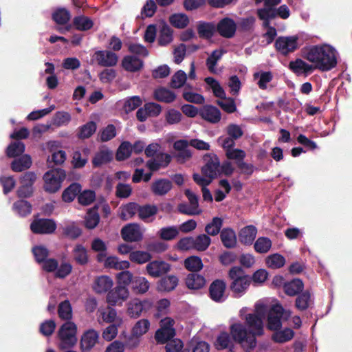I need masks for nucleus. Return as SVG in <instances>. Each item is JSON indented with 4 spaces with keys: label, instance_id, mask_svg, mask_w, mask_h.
I'll return each instance as SVG.
<instances>
[{
    "label": "nucleus",
    "instance_id": "obj_1",
    "mask_svg": "<svg viewBox=\"0 0 352 352\" xmlns=\"http://www.w3.org/2000/svg\"><path fill=\"white\" fill-rule=\"evenodd\" d=\"M266 310L267 305L263 301H258L255 304L254 314H245L248 308L243 307L240 310L239 314L245 320L248 329L239 322H235L230 326V331L232 339L246 351H250L256 346V337L263 334V319Z\"/></svg>",
    "mask_w": 352,
    "mask_h": 352
},
{
    "label": "nucleus",
    "instance_id": "obj_2",
    "mask_svg": "<svg viewBox=\"0 0 352 352\" xmlns=\"http://www.w3.org/2000/svg\"><path fill=\"white\" fill-rule=\"evenodd\" d=\"M304 57L312 63L315 69L322 72L329 71L337 65L336 50L329 45L313 46L307 50Z\"/></svg>",
    "mask_w": 352,
    "mask_h": 352
},
{
    "label": "nucleus",
    "instance_id": "obj_3",
    "mask_svg": "<svg viewBox=\"0 0 352 352\" xmlns=\"http://www.w3.org/2000/svg\"><path fill=\"white\" fill-rule=\"evenodd\" d=\"M228 276L230 280V289L233 296L236 298L243 296L251 284V278L239 266L231 267Z\"/></svg>",
    "mask_w": 352,
    "mask_h": 352
},
{
    "label": "nucleus",
    "instance_id": "obj_4",
    "mask_svg": "<svg viewBox=\"0 0 352 352\" xmlns=\"http://www.w3.org/2000/svg\"><path fill=\"white\" fill-rule=\"evenodd\" d=\"M206 164L201 169V174L193 175L195 182L201 186L209 185L219 173V162L215 155H208L204 157Z\"/></svg>",
    "mask_w": 352,
    "mask_h": 352
},
{
    "label": "nucleus",
    "instance_id": "obj_5",
    "mask_svg": "<svg viewBox=\"0 0 352 352\" xmlns=\"http://www.w3.org/2000/svg\"><path fill=\"white\" fill-rule=\"evenodd\" d=\"M66 174L61 168H54L46 172L43 177V188L50 193L57 192L65 180Z\"/></svg>",
    "mask_w": 352,
    "mask_h": 352
},
{
    "label": "nucleus",
    "instance_id": "obj_6",
    "mask_svg": "<svg viewBox=\"0 0 352 352\" xmlns=\"http://www.w3.org/2000/svg\"><path fill=\"white\" fill-rule=\"evenodd\" d=\"M76 334L77 326L75 323L71 321L64 323L58 333L60 347L65 349L74 346L77 342Z\"/></svg>",
    "mask_w": 352,
    "mask_h": 352
},
{
    "label": "nucleus",
    "instance_id": "obj_7",
    "mask_svg": "<svg viewBox=\"0 0 352 352\" xmlns=\"http://www.w3.org/2000/svg\"><path fill=\"white\" fill-rule=\"evenodd\" d=\"M290 316V311L284 309L280 305H274L268 314L267 327L271 330L278 329L281 327L282 320H287Z\"/></svg>",
    "mask_w": 352,
    "mask_h": 352
},
{
    "label": "nucleus",
    "instance_id": "obj_8",
    "mask_svg": "<svg viewBox=\"0 0 352 352\" xmlns=\"http://www.w3.org/2000/svg\"><path fill=\"white\" fill-rule=\"evenodd\" d=\"M301 44L299 36L293 35L278 37L276 41L275 47L280 53L287 55L296 50Z\"/></svg>",
    "mask_w": 352,
    "mask_h": 352
},
{
    "label": "nucleus",
    "instance_id": "obj_9",
    "mask_svg": "<svg viewBox=\"0 0 352 352\" xmlns=\"http://www.w3.org/2000/svg\"><path fill=\"white\" fill-rule=\"evenodd\" d=\"M130 292L128 287L116 285L107 295V302L111 306H122L129 297Z\"/></svg>",
    "mask_w": 352,
    "mask_h": 352
},
{
    "label": "nucleus",
    "instance_id": "obj_10",
    "mask_svg": "<svg viewBox=\"0 0 352 352\" xmlns=\"http://www.w3.org/2000/svg\"><path fill=\"white\" fill-rule=\"evenodd\" d=\"M174 320L170 318H165L160 321V329L155 333V339L159 343L166 342L175 336L173 328Z\"/></svg>",
    "mask_w": 352,
    "mask_h": 352
},
{
    "label": "nucleus",
    "instance_id": "obj_11",
    "mask_svg": "<svg viewBox=\"0 0 352 352\" xmlns=\"http://www.w3.org/2000/svg\"><path fill=\"white\" fill-rule=\"evenodd\" d=\"M144 230L137 223H129L121 230V236L126 242H138L143 238Z\"/></svg>",
    "mask_w": 352,
    "mask_h": 352
},
{
    "label": "nucleus",
    "instance_id": "obj_12",
    "mask_svg": "<svg viewBox=\"0 0 352 352\" xmlns=\"http://www.w3.org/2000/svg\"><path fill=\"white\" fill-rule=\"evenodd\" d=\"M98 320L99 322L113 323L117 325H122L124 322L123 318L118 314L117 311L107 306L105 308H100L98 311Z\"/></svg>",
    "mask_w": 352,
    "mask_h": 352
},
{
    "label": "nucleus",
    "instance_id": "obj_13",
    "mask_svg": "<svg viewBox=\"0 0 352 352\" xmlns=\"http://www.w3.org/2000/svg\"><path fill=\"white\" fill-rule=\"evenodd\" d=\"M118 56L110 51L99 50L92 55L91 61L103 67H112L117 64Z\"/></svg>",
    "mask_w": 352,
    "mask_h": 352
},
{
    "label": "nucleus",
    "instance_id": "obj_14",
    "mask_svg": "<svg viewBox=\"0 0 352 352\" xmlns=\"http://www.w3.org/2000/svg\"><path fill=\"white\" fill-rule=\"evenodd\" d=\"M152 306L148 300H140L138 298L131 300L126 305V313L131 318H138L144 311L149 309Z\"/></svg>",
    "mask_w": 352,
    "mask_h": 352
},
{
    "label": "nucleus",
    "instance_id": "obj_15",
    "mask_svg": "<svg viewBox=\"0 0 352 352\" xmlns=\"http://www.w3.org/2000/svg\"><path fill=\"white\" fill-rule=\"evenodd\" d=\"M30 228L34 233L51 234L55 231L56 224L52 219H39L33 221Z\"/></svg>",
    "mask_w": 352,
    "mask_h": 352
},
{
    "label": "nucleus",
    "instance_id": "obj_16",
    "mask_svg": "<svg viewBox=\"0 0 352 352\" xmlns=\"http://www.w3.org/2000/svg\"><path fill=\"white\" fill-rule=\"evenodd\" d=\"M36 178L34 173H25L21 179V186L17 191L19 197H29L33 193L32 184Z\"/></svg>",
    "mask_w": 352,
    "mask_h": 352
},
{
    "label": "nucleus",
    "instance_id": "obj_17",
    "mask_svg": "<svg viewBox=\"0 0 352 352\" xmlns=\"http://www.w3.org/2000/svg\"><path fill=\"white\" fill-rule=\"evenodd\" d=\"M113 286V279L107 275H101L94 278L92 289L96 294H105Z\"/></svg>",
    "mask_w": 352,
    "mask_h": 352
},
{
    "label": "nucleus",
    "instance_id": "obj_18",
    "mask_svg": "<svg viewBox=\"0 0 352 352\" xmlns=\"http://www.w3.org/2000/svg\"><path fill=\"white\" fill-rule=\"evenodd\" d=\"M146 270L149 276L157 278L168 272L170 265L162 261H153L146 265Z\"/></svg>",
    "mask_w": 352,
    "mask_h": 352
},
{
    "label": "nucleus",
    "instance_id": "obj_19",
    "mask_svg": "<svg viewBox=\"0 0 352 352\" xmlns=\"http://www.w3.org/2000/svg\"><path fill=\"white\" fill-rule=\"evenodd\" d=\"M98 333L94 329H89L83 333L80 339V348L83 352H89L98 343Z\"/></svg>",
    "mask_w": 352,
    "mask_h": 352
},
{
    "label": "nucleus",
    "instance_id": "obj_20",
    "mask_svg": "<svg viewBox=\"0 0 352 352\" xmlns=\"http://www.w3.org/2000/svg\"><path fill=\"white\" fill-rule=\"evenodd\" d=\"M289 67L296 75L305 76L311 74L315 69L313 65H310L300 58L291 61Z\"/></svg>",
    "mask_w": 352,
    "mask_h": 352
},
{
    "label": "nucleus",
    "instance_id": "obj_21",
    "mask_svg": "<svg viewBox=\"0 0 352 352\" xmlns=\"http://www.w3.org/2000/svg\"><path fill=\"white\" fill-rule=\"evenodd\" d=\"M226 283L222 280H216L210 286L209 292L210 298L216 302L225 300Z\"/></svg>",
    "mask_w": 352,
    "mask_h": 352
},
{
    "label": "nucleus",
    "instance_id": "obj_22",
    "mask_svg": "<svg viewBox=\"0 0 352 352\" xmlns=\"http://www.w3.org/2000/svg\"><path fill=\"white\" fill-rule=\"evenodd\" d=\"M171 157L164 153L157 154L153 159L148 160L146 163L147 167L152 171H155L161 168L167 166L170 162Z\"/></svg>",
    "mask_w": 352,
    "mask_h": 352
},
{
    "label": "nucleus",
    "instance_id": "obj_23",
    "mask_svg": "<svg viewBox=\"0 0 352 352\" xmlns=\"http://www.w3.org/2000/svg\"><path fill=\"white\" fill-rule=\"evenodd\" d=\"M217 30L222 36L230 38L235 33L236 24L232 19L225 18L219 21L217 26Z\"/></svg>",
    "mask_w": 352,
    "mask_h": 352
},
{
    "label": "nucleus",
    "instance_id": "obj_24",
    "mask_svg": "<svg viewBox=\"0 0 352 352\" xmlns=\"http://www.w3.org/2000/svg\"><path fill=\"white\" fill-rule=\"evenodd\" d=\"M200 116L210 123H217L220 121L221 115L220 111L211 105H206L200 110Z\"/></svg>",
    "mask_w": 352,
    "mask_h": 352
},
{
    "label": "nucleus",
    "instance_id": "obj_25",
    "mask_svg": "<svg viewBox=\"0 0 352 352\" xmlns=\"http://www.w3.org/2000/svg\"><path fill=\"white\" fill-rule=\"evenodd\" d=\"M122 67L130 72H135L143 67V61L134 55L125 56L122 60Z\"/></svg>",
    "mask_w": 352,
    "mask_h": 352
},
{
    "label": "nucleus",
    "instance_id": "obj_26",
    "mask_svg": "<svg viewBox=\"0 0 352 352\" xmlns=\"http://www.w3.org/2000/svg\"><path fill=\"white\" fill-rule=\"evenodd\" d=\"M102 263H103L105 267L115 269L117 270H126L129 268L131 265L128 261H120L116 256H106Z\"/></svg>",
    "mask_w": 352,
    "mask_h": 352
},
{
    "label": "nucleus",
    "instance_id": "obj_27",
    "mask_svg": "<svg viewBox=\"0 0 352 352\" xmlns=\"http://www.w3.org/2000/svg\"><path fill=\"white\" fill-rule=\"evenodd\" d=\"M178 282L179 280L176 276H166L157 282V289L160 292H170L175 289Z\"/></svg>",
    "mask_w": 352,
    "mask_h": 352
},
{
    "label": "nucleus",
    "instance_id": "obj_28",
    "mask_svg": "<svg viewBox=\"0 0 352 352\" xmlns=\"http://www.w3.org/2000/svg\"><path fill=\"white\" fill-rule=\"evenodd\" d=\"M171 188V182L164 179L156 180L151 185L152 192L159 196L166 195L170 190Z\"/></svg>",
    "mask_w": 352,
    "mask_h": 352
},
{
    "label": "nucleus",
    "instance_id": "obj_29",
    "mask_svg": "<svg viewBox=\"0 0 352 352\" xmlns=\"http://www.w3.org/2000/svg\"><path fill=\"white\" fill-rule=\"evenodd\" d=\"M150 322L147 319L138 320L132 329L130 342L133 338H139L146 333L150 328Z\"/></svg>",
    "mask_w": 352,
    "mask_h": 352
},
{
    "label": "nucleus",
    "instance_id": "obj_30",
    "mask_svg": "<svg viewBox=\"0 0 352 352\" xmlns=\"http://www.w3.org/2000/svg\"><path fill=\"white\" fill-rule=\"evenodd\" d=\"M190 145L188 141L184 140H177L174 143V149L178 152L177 157L179 161H185L191 157V152L188 149Z\"/></svg>",
    "mask_w": 352,
    "mask_h": 352
},
{
    "label": "nucleus",
    "instance_id": "obj_31",
    "mask_svg": "<svg viewBox=\"0 0 352 352\" xmlns=\"http://www.w3.org/2000/svg\"><path fill=\"white\" fill-rule=\"evenodd\" d=\"M256 233L257 230L254 226H246L241 230L239 232V240L243 244H252L256 238Z\"/></svg>",
    "mask_w": 352,
    "mask_h": 352
},
{
    "label": "nucleus",
    "instance_id": "obj_32",
    "mask_svg": "<svg viewBox=\"0 0 352 352\" xmlns=\"http://www.w3.org/2000/svg\"><path fill=\"white\" fill-rule=\"evenodd\" d=\"M186 285L190 289H199L205 286L206 279L199 274H190L186 277Z\"/></svg>",
    "mask_w": 352,
    "mask_h": 352
},
{
    "label": "nucleus",
    "instance_id": "obj_33",
    "mask_svg": "<svg viewBox=\"0 0 352 352\" xmlns=\"http://www.w3.org/2000/svg\"><path fill=\"white\" fill-rule=\"evenodd\" d=\"M173 41V31L164 22L160 24L158 43L160 45H166Z\"/></svg>",
    "mask_w": 352,
    "mask_h": 352
},
{
    "label": "nucleus",
    "instance_id": "obj_34",
    "mask_svg": "<svg viewBox=\"0 0 352 352\" xmlns=\"http://www.w3.org/2000/svg\"><path fill=\"white\" fill-rule=\"evenodd\" d=\"M132 289L137 294H143L147 292L150 288L149 281L144 276H134Z\"/></svg>",
    "mask_w": 352,
    "mask_h": 352
},
{
    "label": "nucleus",
    "instance_id": "obj_35",
    "mask_svg": "<svg viewBox=\"0 0 352 352\" xmlns=\"http://www.w3.org/2000/svg\"><path fill=\"white\" fill-rule=\"evenodd\" d=\"M74 261L80 265H85L89 261L87 250L81 244H76L72 251Z\"/></svg>",
    "mask_w": 352,
    "mask_h": 352
},
{
    "label": "nucleus",
    "instance_id": "obj_36",
    "mask_svg": "<svg viewBox=\"0 0 352 352\" xmlns=\"http://www.w3.org/2000/svg\"><path fill=\"white\" fill-rule=\"evenodd\" d=\"M154 98L158 101L170 103L175 100L176 95L174 92L166 88L160 87L155 90Z\"/></svg>",
    "mask_w": 352,
    "mask_h": 352
},
{
    "label": "nucleus",
    "instance_id": "obj_37",
    "mask_svg": "<svg viewBox=\"0 0 352 352\" xmlns=\"http://www.w3.org/2000/svg\"><path fill=\"white\" fill-rule=\"evenodd\" d=\"M113 158L112 152L107 148H102L97 152L93 159V164L99 166L108 163Z\"/></svg>",
    "mask_w": 352,
    "mask_h": 352
},
{
    "label": "nucleus",
    "instance_id": "obj_38",
    "mask_svg": "<svg viewBox=\"0 0 352 352\" xmlns=\"http://www.w3.org/2000/svg\"><path fill=\"white\" fill-rule=\"evenodd\" d=\"M157 212V208L155 205H145L139 206L138 216L142 220L148 222L153 220V217Z\"/></svg>",
    "mask_w": 352,
    "mask_h": 352
},
{
    "label": "nucleus",
    "instance_id": "obj_39",
    "mask_svg": "<svg viewBox=\"0 0 352 352\" xmlns=\"http://www.w3.org/2000/svg\"><path fill=\"white\" fill-rule=\"evenodd\" d=\"M221 239L223 245L227 248H234L236 244V236L232 229H223L221 232Z\"/></svg>",
    "mask_w": 352,
    "mask_h": 352
},
{
    "label": "nucleus",
    "instance_id": "obj_40",
    "mask_svg": "<svg viewBox=\"0 0 352 352\" xmlns=\"http://www.w3.org/2000/svg\"><path fill=\"white\" fill-rule=\"evenodd\" d=\"M91 246L94 252H98L97 256L98 261L102 262L107 256L106 251L107 247L106 243L99 238H96L93 240Z\"/></svg>",
    "mask_w": 352,
    "mask_h": 352
},
{
    "label": "nucleus",
    "instance_id": "obj_41",
    "mask_svg": "<svg viewBox=\"0 0 352 352\" xmlns=\"http://www.w3.org/2000/svg\"><path fill=\"white\" fill-rule=\"evenodd\" d=\"M32 165V160L30 155H24L19 159L12 162L11 167L15 172H21L25 169L29 168Z\"/></svg>",
    "mask_w": 352,
    "mask_h": 352
},
{
    "label": "nucleus",
    "instance_id": "obj_42",
    "mask_svg": "<svg viewBox=\"0 0 352 352\" xmlns=\"http://www.w3.org/2000/svg\"><path fill=\"white\" fill-rule=\"evenodd\" d=\"M265 264L270 268L278 269L284 266L285 258L280 254H272L266 258Z\"/></svg>",
    "mask_w": 352,
    "mask_h": 352
},
{
    "label": "nucleus",
    "instance_id": "obj_43",
    "mask_svg": "<svg viewBox=\"0 0 352 352\" xmlns=\"http://www.w3.org/2000/svg\"><path fill=\"white\" fill-rule=\"evenodd\" d=\"M265 6V8L258 10V16L263 21V25L268 27L269 21L276 16V10L271 7L272 6Z\"/></svg>",
    "mask_w": 352,
    "mask_h": 352
},
{
    "label": "nucleus",
    "instance_id": "obj_44",
    "mask_svg": "<svg viewBox=\"0 0 352 352\" xmlns=\"http://www.w3.org/2000/svg\"><path fill=\"white\" fill-rule=\"evenodd\" d=\"M81 186L77 183L72 184L62 194V199L65 202L72 201L76 195L80 192Z\"/></svg>",
    "mask_w": 352,
    "mask_h": 352
},
{
    "label": "nucleus",
    "instance_id": "obj_45",
    "mask_svg": "<svg viewBox=\"0 0 352 352\" xmlns=\"http://www.w3.org/2000/svg\"><path fill=\"white\" fill-rule=\"evenodd\" d=\"M139 206L135 203H129L120 208V216L124 220L133 217L136 212H138Z\"/></svg>",
    "mask_w": 352,
    "mask_h": 352
},
{
    "label": "nucleus",
    "instance_id": "obj_46",
    "mask_svg": "<svg viewBox=\"0 0 352 352\" xmlns=\"http://www.w3.org/2000/svg\"><path fill=\"white\" fill-rule=\"evenodd\" d=\"M142 103V99L139 96H133L126 98L121 102L122 109L126 113L133 111L140 107Z\"/></svg>",
    "mask_w": 352,
    "mask_h": 352
},
{
    "label": "nucleus",
    "instance_id": "obj_47",
    "mask_svg": "<svg viewBox=\"0 0 352 352\" xmlns=\"http://www.w3.org/2000/svg\"><path fill=\"white\" fill-rule=\"evenodd\" d=\"M151 258L152 256L149 252L142 250L133 251L129 254L130 261L138 264L146 263L149 261Z\"/></svg>",
    "mask_w": 352,
    "mask_h": 352
},
{
    "label": "nucleus",
    "instance_id": "obj_48",
    "mask_svg": "<svg viewBox=\"0 0 352 352\" xmlns=\"http://www.w3.org/2000/svg\"><path fill=\"white\" fill-rule=\"evenodd\" d=\"M254 80H257V85L260 89H265L269 83L273 78V75L270 72H258L254 74Z\"/></svg>",
    "mask_w": 352,
    "mask_h": 352
},
{
    "label": "nucleus",
    "instance_id": "obj_49",
    "mask_svg": "<svg viewBox=\"0 0 352 352\" xmlns=\"http://www.w3.org/2000/svg\"><path fill=\"white\" fill-rule=\"evenodd\" d=\"M303 289V283L300 279H294L284 285L285 292L289 296H295Z\"/></svg>",
    "mask_w": 352,
    "mask_h": 352
},
{
    "label": "nucleus",
    "instance_id": "obj_50",
    "mask_svg": "<svg viewBox=\"0 0 352 352\" xmlns=\"http://www.w3.org/2000/svg\"><path fill=\"white\" fill-rule=\"evenodd\" d=\"M169 21L174 27L182 29L188 25L189 19L186 14L178 13L171 15L169 18Z\"/></svg>",
    "mask_w": 352,
    "mask_h": 352
},
{
    "label": "nucleus",
    "instance_id": "obj_51",
    "mask_svg": "<svg viewBox=\"0 0 352 352\" xmlns=\"http://www.w3.org/2000/svg\"><path fill=\"white\" fill-rule=\"evenodd\" d=\"M185 267L191 272H199L203 268V263L199 256H192L184 261Z\"/></svg>",
    "mask_w": 352,
    "mask_h": 352
},
{
    "label": "nucleus",
    "instance_id": "obj_52",
    "mask_svg": "<svg viewBox=\"0 0 352 352\" xmlns=\"http://www.w3.org/2000/svg\"><path fill=\"white\" fill-rule=\"evenodd\" d=\"M97 125L94 122H89L78 129V136L80 139L90 138L96 131Z\"/></svg>",
    "mask_w": 352,
    "mask_h": 352
},
{
    "label": "nucleus",
    "instance_id": "obj_53",
    "mask_svg": "<svg viewBox=\"0 0 352 352\" xmlns=\"http://www.w3.org/2000/svg\"><path fill=\"white\" fill-rule=\"evenodd\" d=\"M93 21L85 16H79L74 19V25L78 30L85 31L93 26Z\"/></svg>",
    "mask_w": 352,
    "mask_h": 352
},
{
    "label": "nucleus",
    "instance_id": "obj_54",
    "mask_svg": "<svg viewBox=\"0 0 352 352\" xmlns=\"http://www.w3.org/2000/svg\"><path fill=\"white\" fill-rule=\"evenodd\" d=\"M294 336V331L290 329H285L282 331H276L272 338L276 342L283 343L293 338Z\"/></svg>",
    "mask_w": 352,
    "mask_h": 352
},
{
    "label": "nucleus",
    "instance_id": "obj_55",
    "mask_svg": "<svg viewBox=\"0 0 352 352\" xmlns=\"http://www.w3.org/2000/svg\"><path fill=\"white\" fill-rule=\"evenodd\" d=\"M13 210L20 216H26L31 212L32 206L27 201L19 200L14 204Z\"/></svg>",
    "mask_w": 352,
    "mask_h": 352
},
{
    "label": "nucleus",
    "instance_id": "obj_56",
    "mask_svg": "<svg viewBox=\"0 0 352 352\" xmlns=\"http://www.w3.org/2000/svg\"><path fill=\"white\" fill-rule=\"evenodd\" d=\"M205 82L212 89L214 95L221 99L226 97V93L218 81L212 77H208L205 79Z\"/></svg>",
    "mask_w": 352,
    "mask_h": 352
},
{
    "label": "nucleus",
    "instance_id": "obj_57",
    "mask_svg": "<svg viewBox=\"0 0 352 352\" xmlns=\"http://www.w3.org/2000/svg\"><path fill=\"white\" fill-rule=\"evenodd\" d=\"M133 278L134 276L133 274L129 271L126 270L120 272L116 275L117 285L127 287L130 284L132 285Z\"/></svg>",
    "mask_w": 352,
    "mask_h": 352
},
{
    "label": "nucleus",
    "instance_id": "obj_58",
    "mask_svg": "<svg viewBox=\"0 0 352 352\" xmlns=\"http://www.w3.org/2000/svg\"><path fill=\"white\" fill-rule=\"evenodd\" d=\"M232 346V343L230 340V336L226 332L221 333L217 338L214 342V346L218 350L230 348Z\"/></svg>",
    "mask_w": 352,
    "mask_h": 352
},
{
    "label": "nucleus",
    "instance_id": "obj_59",
    "mask_svg": "<svg viewBox=\"0 0 352 352\" xmlns=\"http://www.w3.org/2000/svg\"><path fill=\"white\" fill-rule=\"evenodd\" d=\"M58 314L63 320H70L72 318V308L69 300H65L60 303Z\"/></svg>",
    "mask_w": 352,
    "mask_h": 352
},
{
    "label": "nucleus",
    "instance_id": "obj_60",
    "mask_svg": "<svg viewBox=\"0 0 352 352\" xmlns=\"http://www.w3.org/2000/svg\"><path fill=\"white\" fill-rule=\"evenodd\" d=\"M272 248V241L267 237H259L254 243V249L258 253H267Z\"/></svg>",
    "mask_w": 352,
    "mask_h": 352
},
{
    "label": "nucleus",
    "instance_id": "obj_61",
    "mask_svg": "<svg viewBox=\"0 0 352 352\" xmlns=\"http://www.w3.org/2000/svg\"><path fill=\"white\" fill-rule=\"evenodd\" d=\"M25 151V145L23 142H15L11 143L7 148V155L10 157H14L22 154Z\"/></svg>",
    "mask_w": 352,
    "mask_h": 352
},
{
    "label": "nucleus",
    "instance_id": "obj_62",
    "mask_svg": "<svg viewBox=\"0 0 352 352\" xmlns=\"http://www.w3.org/2000/svg\"><path fill=\"white\" fill-rule=\"evenodd\" d=\"M70 14L65 9L60 8L55 10L52 14L54 21L58 24H65L70 19Z\"/></svg>",
    "mask_w": 352,
    "mask_h": 352
},
{
    "label": "nucleus",
    "instance_id": "obj_63",
    "mask_svg": "<svg viewBox=\"0 0 352 352\" xmlns=\"http://www.w3.org/2000/svg\"><path fill=\"white\" fill-rule=\"evenodd\" d=\"M195 249L198 251H204L211 243L210 238L206 234H200L194 238Z\"/></svg>",
    "mask_w": 352,
    "mask_h": 352
},
{
    "label": "nucleus",
    "instance_id": "obj_64",
    "mask_svg": "<svg viewBox=\"0 0 352 352\" xmlns=\"http://www.w3.org/2000/svg\"><path fill=\"white\" fill-rule=\"evenodd\" d=\"M186 80V74L182 70H179L172 76L170 86L176 89L180 88L185 84Z\"/></svg>",
    "mask_w": 352,
    "mask_h": 352
}]
</instances>
